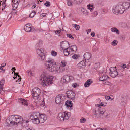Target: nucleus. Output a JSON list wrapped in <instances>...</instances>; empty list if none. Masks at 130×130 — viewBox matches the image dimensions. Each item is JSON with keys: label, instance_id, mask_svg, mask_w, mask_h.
Listing matches in <instances>:
<instances>
[{"label": "nucleus", "instance_id": "nucleus-22", "mask_svg": "<svg viewBox=\"0 0 130 130\" xmlns=\"http://www.w3.org/2000/svg\"><path fill=\"white\" fill-rule=\"evenodd\" d=\"M19 103H22V105L26 106L28 105L27 103L26 100L22 99H19Z\"/></svg>", "mask_w": 130, "mask_h": 130}, {"label": "nucleus", "instance_id": "nucleus-45", "mask_svg": "<svg viewBox=\"0 0 130 130\" xmlns=\"http://www.w3.org/2000/svg\"><path fill=\"white\" fill-rule=\"evenodd\" d=\"M3 67L1 66L0 67V72H4L5 71V69L3 68Z\"/></svg>", "mask_w": 130, "mask_h": 130}, {"label": "nucleus", "instance_id": "nucleus-28", "mask_svg": "<svg viewBox=\"0 0 130 130\" xmlns=\"http://www.w3.org/2000/svg\"><path fill=\"white\" fill-rule=\"evenodd\" d=\"M72 26L74 27L75 29L77 30H79V28L80 26L79 25H77L75 24H73L72 25Z\"/></svg>", "mask_w": 130, "mask_h": 130}, {"label": "nucleus", "instance_id": "nucleus-54", "mask_svg": "<svg viewBox=\"0 0 130 130\" xmlns=\"http://www.w3.org/2000/svg\"><path fill=\"white\" fill-rule=\"evenodd\" d=\"M19 2L20 1H18V0H15L14 2H13V3H15V4L16 3H19Z\"/></svg>", "mask_w": 130, "mask_h": 130}, {"label": "nucleus", "instance_id": "nucleus-5", "mask_svg": "<svg viewBox=\"0 0 130 130\" xmlns=\"http://www.w3.org/2000/svg\"><path fill=\"white\" fill-rule=\"evenodd\" d=\"M70 113L65 112L59 113L57 116L58 119L61 121L63 122L64 120H67L70 117Z\"/></svg>", "mask_w": 130, "mask_h": 130}, {"label": "nucleus", "instance_id": "nucleus-24", "mask_svg": "<svg viewBox=\"0 0 130 130\" xmlns=\"http://www.w3.org/2000/svg\"><path fill=\"white\" fill-rule=\"evenodd\" d=\"M107 103L106 102H101L100 103L98 104L96 106L99 107H101L102 106H105L106 105Z\"/></svg>", "mask_w": 130, "mask_h": 130}, {"label": "nucleus", "instance_id": "nucleus-6", "mask_svg": "<svg viewBox=\"0 0 130 130\" xmlns=\"http://www.w3.org/2000/svg\"><path fill=\"white\" fill-rule=\"evenodd\" d=\"M40 114L38 112H34L30 116V118L32 121L33 122L36 124H37L38 119L40 116Z\"/></svg>", "mask_w": 130, "mask_h": 130}, {"label": "nucleus", "instance_id": "nucleus-18", "mask_svg": "<svg viewBox=\"0 0 130 130\" xmlns=\"http://www.w3.org/2000/svg\"><path fill=\"white\" fill-rule=\"evenodd\" d=\"M123 5L124 11L130 8V2H123Z\"/></svg>", "mask_w": 130, "mask_h": 130}, {"label": "nucleus", "instance_id": "nucleus-57", "mask_svg": "<svg viewBox=\"0 0 130 130\" xmlns=\"http://www.w3.org/2000/svg\"><path fill=\"white\" fill-rule=\"evenodd\" d=\"M46 14H47L44 13H42V15L43 17H45V16Z\"/></svg>", "mask_w": 130, "mask_h": 130}, {"label": "nucleus", "instance_id": "nucleus-49", "mask_svg": "<svg viewBox=\"0 0 130 130\" xmlns=\"http://www.w3.org/2000/svg\"><path fill=\"white\" fill-rule=\"evenodd\" d=\"M109 100H112L113 99V98L112 96H112H111L110 97L109 96Z\"/></svg>", "mask_w": 130, "mask_h": 130}, {"label": "nucleus", "instance_id": "nucleus-29", "mask_svg": "<svg viewBox=\"0 0 130 130\" xmlns=\"http://www.w3.org/2000/svg\"><path fill=\"white\" fill-rule=\"evenodd\" d=\"M70 77L68 75L64 76V77H65L67 82H68L70 81Z\"/></svg>", "mask_w": 130, "mask_h": 130}, {"label": "nucleus", "instance_id": "nucleus-36", "mask_svg": "<svg viewBox=\"0 0 130 130\" xmlns=\"http://www.w3.org/2000/svg\"><path fill=\"white\" fill-rule=\"evenodd\" d=\"M117 43L118 41H117L114 40L111 43V44L113 46H115L117 45Z\"/></svg>", "mask_w": 130, "mask_h": 130}, {"label": "nucleus", "instance_id": "nucleus-11", "mask_svg": "<svg viewBox=\"0 0 130 130\" xmlns=\"http://www.w3.org/2000/svg\"><path fill=\"white\" fill-rule=\"evenodd\" d=\"M15 117L16 125L18 124L19 123L22 124V125L23 126V124L25 123V121H23V118L21 116L18 115H15Z\"/></svg>", "mask_w": 130, "mask_h": 130}, {"label": "nucleus", "instance_id": "nucleus-55", "mask_svg": "<svg viewBox=\"0 0 130 130\" xmlns=\"http://www.w3.org/2000/svg\"><path fill=\"white\" fill-rule=\"evenodd\" d=\"M105 98L107 100H109V96L105 97Z\"/></svg>", "mask_w": 130, "mask_h": 130}, {"label": "nucleus", "instance_id": "nucleus-61", "mask_svg": "<svg viewBox=\"0 0 130 130\" xmlns=\"http://www.w3.org/2000/svg\"><path fill=\"white\" fill-rule=\"evenodd\" d=\"M61 30V29H60V30H57V34H59Z\"/></svg>", "mask_w": 130, "mask_h": 130}, {"label": "nucleus", "instance_id": "nucleus-60", "mask_svg": "<svg viewBox=\"0 0 130 130\" xmlns=\"http://www.w3.org/2000/svg\"><path fill=\"white\" fill-rule=\"evenodd\" d=\"M12 70H14V71H13V72H14V71H15L16 70L15 69V68L14 67H13L12 69Z\"/></svg>", "mask_w": 130, "mask_h": 130}, {"label": "nucleus", "instance_id": "nucleus-59", "mask_svg": "<svg viewBox=\"0 0 130 130\" xmlns=\"http://www.w3.org/2000/svg\"><path fill=\"white\" fill-rule=\"evenodd\" d=\"M25 121V123L23 124H24L25 123H28L29 121L28 120L27 121Z\"/></svg>", "mask_w": 130, "mask_h": 130}, {"label": "nucleus", "instance_id": "nucleus-16", "mask_svg": "<svg viewBox=\"0 0 130 130\" xmlns=\"http://www.w3.org/2000/svg\"><path fill=\"white\" fill-rule=\"evenodd\" d=\"M86 63L85 60H83L78 64V68L79 69L84 68L85 66Z\"/></svg>", "mask_w": 130, "mask_h": 130}, {"label": "nucleus", "instance_id": "nucleus-56", "mask_svg": "<svg viewBox=\"0 0 130 130\" xmlns=\"http://www.w3.org/2000/svg\"><path fill=\"white\" fill-rule=\"evenodd\" d=\"M36 4H34L33 5L32 7V8H35L36 7Z\"/></svg>", "mask_w": 130, "mask_h": 130}, {"label": "nucleus", "instance_id": "nucleus-34", "mask_svg": "<svg viewBox=\"0 0 130 130\" xmlns=\"http://www.w3.org/2000/svg\"><path fill=\"white\" fill-rule=\"evenodd\" d=\"M99 111V115L100 116L103 115L104 114V113L105 112V110H102L101 109L99 111Z\"/></svg>", "mask_w": 130, "mask_h": 130}, {"label": "nucleus", "instance_id": "nucleus-27", "mask_svg": "<svg viewBox=\"0 0 130 130\" xmlns=\"http://www.w3.org/2000/svg\"><path fill=\"white\" fill-rule=\"evenodd\" d=\"M72 2L74 4H79L82 2L83 0H72Z\"/></svg>", "mask_w": 130, "mask_h": 130}, {"label": "nucleus", "instance_id": "nucleus-50", "mask_svg": "<svg viewBox=\"0 0 130 130\" xmlns=\"http://www.w3.org/2000/svg\"><path fill=\"white\" fill-rule=\"evenodd\" d=\"M77 84L76 83L73 84L72 85V86L74 88H75L76 87Z\"/></svg>", "mask_w": 130, "mask_h": 130}, {"label": "nucleus", "instance_id": "nucleus-12", "mask_svg": "<svg viewBox=\"0 0 130 130\" xmlns=\"http://www.w3.org/2000/svg\"><path fill=\"white\" fill-rule=\"evenodd\" d=\"M31 24L29 23L27 24L24 27V29L27 32H33L34 29L31 27Z\"/></svg>", "mask_w": 130, "mask_h": 130}, {"label": "nucleus", "instance_id": "nucleus-4", "mask_svg": "<svg viewBox=\"0 0 130 130\" xmlns=\"http://www.w3.org/2000/svg\"><path fill=\"white\" fill-rule=\"evenodd\" d=\"M77 50V47L75 45H73L63 49V51L64 55L65 56H68L70 53V52H76Z\"/></svg>", "mask_w": 130, "mask_h": 130}, {"label": "nucleus", "instance_id": "nucleus-3", "mask_svg": "<svg viewBox=\"0 0 130 130\" xmlns=\"http://www.w3.org/2000/svg\"><path fill=\"white\" fill-rule=\"evenodd\" d=\"M112 11L114 14L118 15L119 14H122L124 12L123 9V2H120L114 5L112 7Z\"/></svg>", "mask_w": 130, "mask_h": 130}, {"label": "nucleus", "instance_id": "nucleus-13", "mask_svg": "<svg viewBox=\"0 0 130 130\" xmlns=\"http://www.w3.org/2000/svg\"><path fill=\"white\" fill-rule=\"evenodd\" d=\"M63 96L61 94H59L57 96V105H59L60 108L62 107L63 103Z\"/></svg>", "mask_w": 130, "mask_h": 130}, {"label": "nucleus", "instance_id": "nucleus-58", "mask_svg": "<svg viewBox=\"0 0 130 130\" xmlns=\"http://www.w3.org/2000/svg\"><path fill=\"white\" fill-rule=\"evenodd\" d=\"M122 67L123 68H125L126 67V66L125 64H123L122 66Z\"/></svg>", "mask_w": 130, "mask_h": 130}, {"label": "nucleus", "instance_id": "nucleus-17", "mask_svg": "<svg viewBox=\"0 0 130 130\" xmlns=\"http://www.w3.org/2000/svg\"><path fill=\"white\" fill-rule=\"evenodd\" d=\"M79 11L83 15L87 16L89 14V13L83 7H81L79 9Z\"/></svg>", "mask_w": 130, "mask_h": 130}, {"label": "nucleus", "instance_id": "nucleus-35", "mask_svg": "<svg viewBox=\"0 0 130 130\" xmlns=\"http://www.w3.org/2000/svg\"><path fill=\"white\" fill-rule=\"evenodd\" d=\"M4 83H5L4 79H2L0 81V87L1 86H2H2L4 85Z\"/></svg>", "mask_w": 130, "mask_h": 130}, {"label": "nucleus", "instance_id": "nucleus-62", "mask_svg": "<svg viewBox=\"0 0 130 130\" xmlns=\"http://www.w3.org/2000/svg\"><path fill=\"white\" fill-rule=\"evenodd\" d=\"M21 78H19L18 79V82H19L20 81H21Z\"/></svg>", "mask_w": 130, "mask_h": 130}, {"label": "nucleus", "instance_id": "nucleus-41", "mask_svg": "<svg viewBox=\"0 0 130 130\" xmlns=\"http://www.w3.org/2000/svg\"><path fill=\"white\" fill-rule=\"evenodd\" d=\"M57 54V53L56 52H55L54 51H52L51 52V55L53 56H56Z\"/></svg>", "mask_w": 130, "mask_h": 130}, {"label": "nucleus", "instance_id": "nucleus-51", "mask_svg": "<svg viewBox=\"0 0 130 130\" xmlns=\"http://www.w3.org/2000/svg\"><path fill=\"white\" fill-rule=\"evenodd\" d=\"M6 63H3L2 64L1 66L2 67H4V66H6Z\"/></svg>", "mask_w": 130, "mask_h": 130}, {"label": "nucleus", "instance_id": "nucleus-20", "mask_svg": "<svg viewBox=\"0 0 130 130\" xmlns=\"http://www.w3.org/2000/svg\"><path fill=\"white\" fill-rule=\"evenodd\" d=\"M91 57V54L89 52H86L85 53L84 55V57L85 58V60H89Z\"/></svg>", "mask_w": 130, "mask_h": 130}, {"label": "nucleus", "instance_id": "nucleus-25", "mask_svg": "<svg viewBox=\"0 0 130 130\" xmlns=\"http://www.w3.org/2000/svg\"><path fill=\"white\" fill-rule=\"evenodd\" d=\"M91 81L90 79H88L85 83L84 86L85 87H88L91 83Z\"/></svg>", "mask_w": 130, "mask_h": 130}, {"label": "nucleus", "instance_id": "nucleus-63", "mask_svg": "<svg viewBox=\"0 0 130 130\" xmlns=\"http://www.w3.org/2000/svg\"><path fill=\"white\" fill-rule=\"evenodd\" d=\"M16 73L17 74V76H18V77L19 78L20 77V76H19V75H18V74H19V73Z\"/></svg>", "mask_w": 130, "mask_h": 130}, {"label": "nucleus", "instance_id": "nucleus-23", "mask_svg": "<svg viewBox=\"0 0 130 130\" xmlns=\"http://www.w3.org/2000/svg\"><path fill=\"white\" fill-rule=\"evenodd\" d=\"M111 30L112 32L116 33L117 35H119L120 33L119 30L115 27L111 28Z\"/></svg>", "mask_w": 130, "mask_h": 130}, {"label": "nucleus", "instance_id": "nucleus-52", "mask_svg": "<svg viewBox=\"0 0 130 130\" xmlns=\"http://www.w3.org/2000/svg\"><path fill=\"white\" fill-rule=\"evenodd\" d=\"M98 14V13L96 11H95L94 13V17H95Z\"/></svg>", "mask_w": 130, "mask_h": 130}, {"label": "nucleus", "instance_id": "nucleus-19", "mask_svg": "<svg viewBox=\"0 0 130 130\" xmlns=\"http://www.w3.org/2000/svg\"><path fill=\"white\" fill-rule=\"evenodd\" d=\"M108 78L109 77L107 75H104L99 77V80L100 81H104L107 80Z\"/></svg>", "mask_w": 130, "mask_h": 130}, {"label": "nucleus", "instance_id": "nucleus-64", "mask_svg": "<svg viewBox=\"0 0 130 130\" xmlns=\"http://www.w3.org/2000/svg\"><path fill=\"white\" fill-rule=\"evenodd\" d=\"M57 130H62L60 128H57Z\"/></svg>", "mask_w": 130, "mask_h": 130}, {"label": "nucleus", "instance_id": "nucleus-15", "mask_svg": "<svg viewBox=\"0 0 130 130\" xmlns=\"http://www.w3.org/2000/svg\"><path fill=\"white\" fill-rule=\"evenodd\" d=\"M67 97L70 99L73 100L75 96V93L72 90L69 91L66 93Z\"/></svg>", "mask_w": 130, "mask_h": 130}, {"label": "nucleus", "instance_id": "nucleus-31", "mask_svg": "<svg viewBox=\"0 0 130 130\" xmlns=\"http://www.w3.org/2000/svg\"><path fill=\"white\" fill-rule=\"evenodd\" d=\"M87 7H88V8L89 10H90V11L91 12H92L93 11V5H91L90 4H89L88 5Z\"/></svg>", "mask_w": 130, "mask_h": 130}, {"label": "nucleus", "instance_id": "nucleus-21", "mask_svg": "<svg viewBox=\"0 0 130 130\" xmlns=\"http://www.w3.org/2000/svg\"><path fill=\"white\" fill-rule=\"evenodd\" d=\"M72 102L71 101L69 100H67L65 103V105L68 107V108L72 107Z\"/></svg>", "mask_w": 130, "mask_h": 130}, {"label": "nucleus", "instance_id": "nucleus-43", "mask_svg": "<svg viewBox=\"0 0 130 130\" xmlns=\"http://www.w3.org/2000/svg\"><path fill=\"white\" fill-rule=\"evenodd\" d=\"M67 36L69 38H71L72 39H74V37L71 35L69 34H67Z\"/></svg>", "mask_w": 130, "mask_h": 130}, {"label": "nucleus", "instance_id": "nucleus-8", "mask_svg": "<svg viewBox=\"0 0 130 130\" xmlns=\"http://www.w3.org/2000/svg\"><path fill=\"white\" fill-rule=\"evenodd\" d=\"M41 91L40 89L38 88H35L32 90V94L34 99L36 98L38 99L40 95V94Z\"/></svg>", "mask_w": 130, "mask_h": 130}, {"label": "nucleus", "instance_id": "nucleus-32", "mask_svg": "<svg viewBox=\"0 0 130 130\" xmlns=\"http://www.w3.org/2000/svg\"><path fill=\"white\" fill-rule=\"evenodd\" d=\"M80 57V55H77L76 54H74L72 56V58L74 59H78Z\"/></svg>", "mask_w": 130, "mask_h": 130}, {"label": "nucleus", "instance_id": "nucleus-39", "mask_svg": "<svg viewBox=\"0 0 130 130\" xmlns=\"http://www.w3.org/2000/svg\"><path fill=\"white\" fill-rule=\"evenodd\" d=\"M61 82L62 83H64L67 82L65 77H64V76L61 78Z\"/></svg>", "mask_w": 130, "mask_h": 130}, {"label": "nucleus", "instance_id": "nucleus-14", "mask_svg": "<svg viewBox=\"0 0 130 130\" xmlns=\"http://www.w3.org/2000/svg\"><path fill=\"white\" fill-rule=\"evenodd\" d=\"M47 118L45 115L44 114H40L38 119V123L37 124L39 123H44L46 120Z\"/></svg>", "mask_w": 130, "mask_h": 130}, {"label": "nucleus", "instance_id": "nucleus-47", "mask_svg": "<svg viewBox=\"0 0 130 130\" xmlns=\"http://www.w3.org/2000/svg\"><path fill=\"white\" fill-rule=\"evenodd\" d=\"M91 31V29H89L87 30H86L87 33V34H89L90 32Z\"/></svg>", "mask_w": 130, "mask_h": 130}, {"label": "nucleus", "instance_id": "nucleus-46", "mask_svg": "<svg viewBox=\"0 0 130 130\" xmlns=\"http://www.w3.org/2000/svg\"><path fill=\"white\" fill-rule=\"evenodd\" d=\"M28 75L30 76L31 77L32 76H33V73H32V72L31 71H29L28 72Z\"/></svg>", "mask_w": 130, "mask_h": 130}, {"label": "nucleus", "instance_id": "nucleus-1", "mask_svg": "<svg viewBox=\"0 0 130 130\" xmlns=\"http://www.w3.org/2000/svg\"><path fill=\"white\" fill-rule=\"evenodd\" d=\"M42 41L40 40L37 42L36 45V52L38 55L39 59L41 61L45 62L46 61V68L48 71L51 72H56L57 71V65L56 63L53 60L46 61L45 54L43 53V49L39 48L42 45Z\"/></svg>", "mask_w": 130, "mask_h": 130}, {"label": "nucleus", "instance_id": "nucleus-10", "mask_svg": "<svg viewBox=\"0 0 130 130\" xmlns=\"http://www.w3.org/2000/svg\"><path fill=\"white\" fill-rule=\"evenodd\" d=\"M69 42L66 41H61L60 42V45L61 48H60V50L62 51L64 49L67 48L69 46Z\"/></svg>", "mask_w": 130, "mask_h": 130}, {"label": "nucleus", "instance_id": "nucleus-44", "mask_svg": "<svg viewBox=\"0 0 130 130\" xmlns=\"http://www.w3.org/2000/svg\"><path fill=\"white\" fill-rule=\"evenodd\" d=\"M50 5V2L48 1H46V2L44 4V5L47 7L49 6Z\"/></svg>", "mask_w": 130, "mask_h": 130}, {"label": "nucleus", "instance_id": "nucleus-26", "mask_svg": "<svg viewBox=\"0 0 130 130\" xmlns=\"http://www.w3.org/2000/svg\"><path fill=\"white\" fill-rule=\"evenodd\" d=\"M67 62H66V61L64 60H62L61 61V66L59 67V69H61V68L62 67H65L66 65L67 64Z\"/></svg>", "mask_w": 130, "mask_h": 130}, {"label": "nucleus", "instance_id": "nucleus-33", "mask_svg": "<svg viewBox=\"0 0 130 130\" xmlns=\"http://www.w3.org/2000/svg\"><path fill=\"white\" fill-rule=\"evenodd\" d=\"M67 4L69 6H71L73 5L72 3H73L72 2V0H68Z\"/></svg>", "mask_w": 130, "mask_h": 130}, {"label": "nucleus", "instance_id": "nucleus-30", "mask_svg": "<svg viewBox=\"0 0 130 130\" xmlns=\"http://www.w3.org/2000/svg\"><path fill=\"white\" fill-rule=\"evenodd\" d=\"M18 5V3H13L12 6V9L13 10L15 9L17 7Z\"/></svg>", "mask_w": 130, "mask_h": 130}, {"label": "nucleus", "instance_id": "nucleus-9", "mask_svg": "<svg viewBox=\"0 0 130 130\" xmlns=\"http://www.w3.org/2000/svg\"><path fill=\"white\" fill-rule=\"evenodd\" d=\"M110 70L109 74L111 77L114 78L118 75V72L117 71L116 67H111Z\"/></svg>", "mask_w": 130, "mask_h": 130}, {"label": "nucleus", "instance_id": "nucleus-2", "mask_svg": "<svg viewBox=\"0 0 130 130\" xmlns=\"http://www.w3.org/2000/svg\"><path fill=\"white\" fill-rule=\"evenodd\" d=\"M40 78L42 81L41 83L42 85L44 86H47L52 83V80L53 77L52 76H50L48 75L47 72H44L41 75Z\"/></svg>", "mask_w": 130, "mask_h": 130}, {"label": "nucleus", "instance_id": "nucleus-42", "mask_svg": "<svg viewBox=\"0 0 130 130\" xmlns=\"http://www.w3.org/2000/svg\"><path fill=\"white\" fill-rule=\"evenodd\" d=\"M4 93V91L2 87L1 86L0 87V94H3Z\"/></svg>", "mask_w": 130, "mask_h": 130}, {"label": "nucleus", "instance_id": "nucleus-37", "mask_svg": "<svg viewBox=\"0 0 130 130\" xmlns=\"http://www.w3.org/2000/svg\"><path fill=\"white\" fill-rule=\"evenodd\" d=\"M36 12L35 11H32V12L29 15V17L31 18H32L34 17V15L35 14Z\"/></svg>", "mask_w": 130, "mask_h": 130}, {"label": "nucleus", "instance_id": "nucleus-48", "mask_svg": "<svg viewBox=\"0 0 130 130\" xmlns=\"http://www.w3.org/2000/svg\"><path fill=\"white\" fill-rule=\"evenodd\" d=\"M91 35L93 37H94L95 35V34L94 32H92L91 33Z\"/></svg>", "mask_w": 130, "mask_h": 130}, {"label": "nucleus", "instance_id": "nucleus-40", "mask_svg": "<svg viewBox=\"0 0 130 130\" xmlns=\"http://www.w3.org/2000/svg\"><path fill=\"white\" fill-rule=\"evenodd\" d=\"M86 121V119L83 117H82L80 120V122L81 123H84Z\"/></svg>", "mask_w": 130, "mask_h": 130}, {"label": "nucleus", "instance_id": "nucleus-53", "mask_svg": "<svg viewBox=\"0 0 130 130\" xmlns=\"http://www.w3.org/2000/svg\"><path fill=\"white\" fill-rule=\"evenodd\" d=\"M96 130H106V129L105 128L102 129V128H99L97 129Z\"/></svg>", "mask_w": 130, "mask_h": 130}, {"label": "nucleus", "instance_id": "nucleus-38", "mask_svg": "<svg viewBox=\"0 0 130 130\" xmlns=\"http://www.w3.org/2000/svg\"><path fill=\"white\" fill-rule=\"evenodd\" d=\"M100 67V64L99 63H95L94 65V68L96 69H97L99 68Z\"/></svg>", "mask_w": 130, "mask_h": 130}, {"label": "nucleus", "instance_id": "nucleus-7", "mask_svg": "<svg viewBox=\"0 0 130 130\" xmlns=\"http://www.w3.org/2000/svg\"><path fill=\"white\" fill-rule=\"evenodd\" d=\"M16 119L15 115H12L9 118H7L6 120V122L7 124H8L7 125L9 126H9L10 124H11V125H16Z\"/></svg>", "mask_w": 130, "mask_h": 130}]
</instances>
